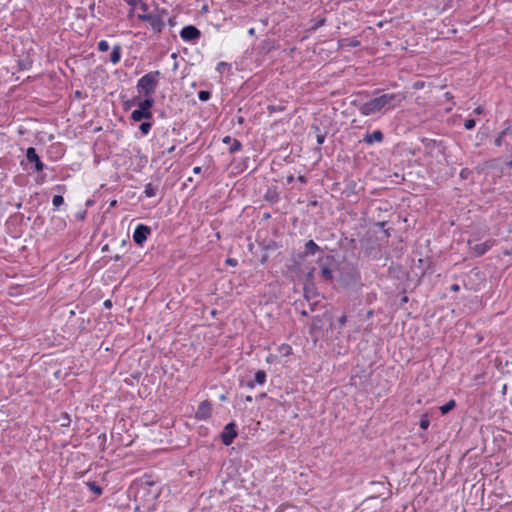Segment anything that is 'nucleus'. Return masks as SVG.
Listing matches in <instances>:
<instances>
[{
  "instance_id": "obj_38",
  "label": "nucleus",
  "mask_w": 512,
  "mask_h": 512,
  "mask_svg": "<svg viewBox=\"0 0 512 512\" xmlns=\"http://www.w3.org/2000/svg\"><path fill=\"white\" fill-rule=\"evenodd\" d=\"M505 130H508L510 132L509 134H507V137L512 141V127L509 126L505 128Z\"/></svg>"
},
{
  "instance_id": "obj_17",
  "label": "nucleus",
  "mask_w": 512,
  "mask_h": 512,
  "mask_svg": "<svg viewBox=\"0 0 512 512\" xmlns=\"http://www.w3.org/2000/svg\"><path fill=\"white\" fill-rule=\"evenodd\" d=\"M340 46H348V47H358L360 45V41L357 39H342L339 41Z\"/></svg>"
},
{
  "instance_id": "obj_7",
  "label": "nucleus",
  "mask_w": 512,
  "mask_h": 512,
  "mask_svg": "<svg viewBox=\"0 0 512 512\" xmlns=\"http://www.w3.org/2000/svg\"><path fill=\"white\" fill-rule=\"evenodd\" d=\"M26 159L29 163L34 164V170L36 172H41L44 169V164L41 161L39 155L36 152V149L34 147H29L26 150Z\"/></svg>"
},
{
  "instance_id": "obj_18",
  "label": "nucleus",
  "mask_w": 512,
  "mask_h": 512,
  "mask_svg": "<svg viewBox=\"0 0 512 512\" xmlns=\"http://www.w3.org/2000/svg\"><path fill=\"white\" fill-rule=\"evenodd\" d=\"M455 406H456L455 400L451 399L446 404H444L440 407V411L444 415V414H447L448 412H450L452 409H454Z\"/></svg>"
},
{
  "instance_id": "obj_46",
  "label": "nucleus",
  "mask_w": 512,
  "mask_h": 512,
  "mask_svg": "<svg viewBox=\"0 0 512 512\" xmlns=\"http://www.w3.org/2000/svg\"><path fill=\"white\" fill-rule=\"evenodd\" d=\"M248 33H249L250 35H254V34H255V29H254V28H250V29L248 30Z\"/></svg>"
},
{
  "instance_id": "obj_11",
  "label": "nucleus",
  "mask_w": 512,
  "mask_h": 512,
  "mask_svg": "<svg viewBox=\"0 0 512 512\" xmlns=\"http://www.w3.org/2000/svg\"><path fill=\"white\" fill-rule=\"evenodd\" d=\"M492 247V243L489 242V241H486V242H483V243H478V244H475L474 246L471 247V250L472 252L476 255V256H482L484 255L490 248Z\"/></svg>"
},
{
  "instance_id": "obj_35",
  "label": "nucleus",
  "mask_w": 512,
  "mask_h": 512,
  "mask_svg": "<svg viewBox=\"0 0 512 512\" xmlns=\"http://www.w3.org/2000/svg\"><path fill=\"white\" fill-rule=\"evenodd\" d=\"M232 141H233V139L230 136H226L223 139V142L226 144H230V143H232Z\"/></svg>"
},
{
  "instance_id": "obj_27",
  "label": "nucleus",
  "mask_w": 512,
  "mask_h": 512,
  "mask_svg": "<svg viewBox=\"0 0 512 512\" xmlns=\"http://www.w3.org/2000/svg\"><path fill=\"white\" fill-rule=\"evenodd\" d=\"M230 67H231V64L222 61L217 64L216 70L219 73H223L226 69H230Z\"/></svg>"
},
{
  "instance_id": "obj_42",
  "label": "nucleus",
  "mask_w": 512,
  "mask_h": 512,
  "mask_svg": "<svg viewBox=\"0 0 512 512\" xmlns=\"http://www.w3.org/2000/svg\"><path fill=\"white\" fill-rule=\"evenodd\" d=\"M174 150H175V146H174V145H172L171 147H169V148L167 149V153H172Z\"/></svg>"
},
{
  "instance_id": "obj_3",
  "label": "nucleus",
  "mask_w": 512,
  "mask_h": 512,
  "mask_svg": "<svg viewBox=\"0 0 512 512\" xmlns=\"http://www.w3.org/2000/svg\"><path fill=\"white\" fill-rule=\"evenodd\" d=\"M137 109H135L131 113V119L135 122H140L142 120H150L153 116L152 107L154 105V99H146L144 98L142 101H139Z\"/></svg>"
},
{
  "instance_id": "obj_45",
  "label": "nucleus",
  "mask_w": 512,
  "mask_h": 512,
  "mask_svg": "<svg viewBox=\"0 0 512 512\" xmlns=\"http://www.w3.org/2000/svg\"><path fill=\"white\" fill-rule=\"evenodd\" d=\"M507 166L512 168V155L510 156L509 161L507 162Z\"/></svg>"
},
{
  "instance_id": "obj_12",
  "label": "nucleus",
  "mask_w": 512,
  "mask_h": 512,
  "mask_svg": "<svg viewBox=\"0 0 512 512\" xmlns=\"http://www.w3.org/2000/svg\"><path fill=\"white\" fill-rule=\"evenodd\" d=\"M266 372L264 370H258L256 373H255V377H254V380L253 381H249L247 383V386L249 388H254V386L256 384L258 385H263L266 381Z\"/></svg>"
},
{
  "instance_id": "obj_14",
  "label": "nucleus",
  "mask_w": 512,
  "mask_h": 512,
  "mask_svg": "<svg viewBox=\"0 0 512 512\" xmlns=\"http://www.w3.org/2000/svg\"><path fill=\"white\" fill-rule=\"evenodd\" d=\"M320 274L325 281H331L333 279L332 270L326 264H320Z\"/></svg>"
},
{
  "instance_id": "obj_23",
  "label": "nucleus",
  "mask_w": 512,
  "mask_h": 512,
  "mask_svg": "<svg viewBox=\"0 0 512 512\" xmlns=\"http://www.w3.org/2000/svg\"><path fill=\"white\" fill-rule=\"evenodd\" d=\"M242 147V144L239 140L233 139L231 146L229 147V152L234 153L236 151H239Z\"/></svg>"
},
{
  "instance_id": "obj_30",
  "label": "nucleus",
  "mask_w": 512,
  "mask_h": 512,
  "mask_svg": "<svg viewBox=\"0 0 512 512\" xmlns=\"http://www.w3.org/2000/svg\"><path fill=\"white\" fill-rule=\"evenodd\" d=\"M475 125H476V122L474 119H466L464 122V127L467 130L473 129L475 127Z\"/></svg>"
},
{
  "instance_id": "obj_52",
  "label": "nucleus",
  "mask_w": 512,
  "mask_h": 512,
  "mask_svg": "<svg viewBox=\"0 0 512 512\" xmlns=\"http://www.w3.org/2000/svg\"><path fill=\"white\" fill-rule=\"evenodd\" d=\"M269 109H270L271 111H274V110H275V111H278V108H275V107H272V106H270V107H269Z\"/></svg>"
},
{
  "instance_id": "obj_26",
  "label": "nucleus",
  "mask_w": 512,
  "mask_h": 512,
  "mask_svg": "<svg viewBox=\"0 0 512 512\" xmlns=\"http://www.w3.org/2000/svg\"><path fill=\"white\" fill-rule=\"evenodd\" d=\"M64 203V198L61 195H55L52 199L53 206L57 209Z\"/></svg>"
},
{
  "instance_id": "obj_36",
  "label": "nucleus",
  "mask_w": 512,
  "mask_h": 512,
  "mask_svg": "<svg viewBox=\"0 0 512 512\" xmlns=\"http://www.w3.org/2000/svg\"><path fill=\"white\" fill-rule=\"evenodd\" d=\"M127 3H128L129 5L135 6V5H136V4H138V3H140V4H141V3H142V1L127 0Z\"/></svg>"
},
{
  "instance_id": "obj_9",
  "label": "nucleus",
  "mask_w": 512,
  "mask_h": 512,
  "mask_svg": "<svg viewBox=\"0 0 512 512\" xmlns=\"http://www.w3.org/2000/svg\"><path fill=\"white\" fill-rule=\"evenodd\" d=\"M212 405L209 401H203L199 404L195 416L199 420H206L211 416Z\"/></svg>"
},
{
  "instance_id": "obj_48",
  "label": "nucleus",
  "mask_w": 512,
  "mask_h": 512,
  "mask_svg": "<svg viewBox=\"0 0 512 512\" xmlns=\"http://www.w3.org/2000/svg\"><path fill=\"white\" fill-rule=\"evenodd\" d=\"M245 401L251 402L252 401V397L251 396H246Z\"/></svg>"
},
{
  "instance_id": "obj_25",
  "label": "nucleus",
  "mask_w": 512,
  "mask_h": 512,
  "mask_svg": "<svg viewBox=\"0 0 512 512\" xmlns=\"http://www.w3.org/2000/svg\"><path fill=\"white\" fill-rule=\"evenodd\" d=\"M198 98L202 102L208 101L211 98V93L206 90H201L198 93Z\"/></svg>"
},
{
  "instance_id": "obj_16",
  "label": "nucleus",
  "mask_w": 512,
  "mask_h": 512,
  "mask_svg": "<svg viewBox=\"0 0 512 512\" xmlns=\"http://www.w3.org/2000/svg\"><path fill=\"white\" fill-rule=\"evenodd\" d=\"M121 46L119 44L115 45L112 49L111 55H110V61L113 64H117L121 59Z\"/></svg>"
},
{
  "instance_id": "obj_10",
  "label": "nucleus",
  "mask_w": 512,
  "mask_h": 512,
  "mask_svg": "<svg viewBox=\"0 0 512 512\" xmlns=\"http://www.w3.org/2000/svg\"><path fill=\"white\" fill-rule=\"evenodd\" d=\"M384 139V135L383 133L380 131V130H375L373 131L372 133H367L364 138H363V141L368 144V145H371L375 142H382Z\"/></svg>"
},
{
  "instance_id": "obj_2",
  "label": "nucleus",
  "mask_w": 512,
  "mask_h": 512,
  "mask_svg": "<svg viewBox=\"0 0 512 512\" xmlns=\"http://www.w3.org/2000/svg\"><path fill=\"white\" fill-rule=\"evenodd\" d=\"M159 71L149 72L142 76L136 85V89L140 95H143L146 99H153V94L156 91L158 85Z\"/></svg>"
},
{
  "instance_id": "obj_6",
  "label": "nucleus",
  "mask_w": 512,
  "mask_h": 512,
  "mask_svg": "<svg viewBox=\"0 0 512 512\" xmlns=\"http://www.w3.org/2000/svg\"><path fill=\"white\" fill-rule=\"evenodd\" d=\"M236 436H237L236 425H235V423L230 422L224 427V430L221 433L222 443L226 446H229L230 444H232V442L236 438Z\"/></svg>"
},
{
  "instance_id": "obj_1",
  "label": "nucleus",
  "mask_w": 512,
  "mask_h": 512,
  "mask_svg": "<svg viewBox=\"0 0 512 512\" xmlns=\"http://www.w3.org/2000/svg\"><path fill=\"white\" fill-rule=\"evenodd\" d=\"M403 93H385L370 99L367 102L357 103L353 102L359 112L363 116H371L376 114H384L389 110H393L400 106L405 100Z\"/></svg>"
},
{
  "instance_id": "obj_44",
  "label": "nucleus",
  "mask_w": 512,
  "mask_h": 512,
  "mask_svg": "<svg viewBox=\"0 0 512 512\" xmlns=\"http://www.w3.org/2000/svg\"><path fill=\"white\" fill-rule=\"evenodd\" d=\"M451 289L453 291H458L459 290V286L457 284H454V285H452Z\"/></svg>"
},
{
  "instance_id": "obj_4",
  "label": "nucleus",
  "mask_w": 512,
  "mask_h": 512,
  "mask_svg": "<svg viewBox=\"0 0 512 512\" xmlns=\"http://www.w3.org/2000/svg\"><path fill=\"white\" fill-rule=\"evenodd\" d=\"M138 19L141 21L148 22L152 28V30L156 33H160L165 24L161 17V14L159 11H157L156 14L150 13V14H138Z\"/></svg>"
},
{
  "instance_id": "obj_33",
  "label": "nucleus",
  "mask_w": 512,
  "mask_h": 512,
  "mask_svg": "<svg viewBox=\"0 0 512 512\" xmlns=\"http://www.w3.org/2000/svg\"><path fill=\"white\" fill-rule=\"evenodd\" d=\"M347 322V317L345 315H342L339 319H338V323H339V326L340 328H342Z\"/></svg>"
},
{
  "instance_id": "obj_53",
  "label": "nucleus",
  "mask_w": 512,
  "mask_h": 512,
  "mask_svg": "<svg viewBox=\"0 0 512 512\" xmlns=\"http://www.w3.org/2000/svg\"><path fill=\"white\" fill-rule=\"evenodd\" d=\"M301 314H302L303 316H306V315H307V312H306V311H302V312H301Z\"/></svg>"
},
{
  "instance_id": "obj_51",
  "label": "nucleus",
  "mask_w": 512,
  "mask_h": 512,
  "mask_svg": "<svg viewBox=\"0 0 512 512\" xmlns=\"http://www.w3.org/2000/svg\"><path fill=\"white\" fill-rule=\"evenodd\" d=\"M269 109H270L271 111H274V110H275V111H278V108H275V107H272V106H270V107H269Z\"/></svg>"
},
{
  "instance_id": "obj_32",
  "label": "nucleus",
  "mask_w": 512,
  "mask_h": 512,
  "mask_svg": "<svg viewBox=\"0 0 512 512\" xmlns=\"http://www.w3.org/2000/svg\"><path fill=\"white\" fill-rule=\"evenodd\" d=\"M140 9L142 10V13H141V14H150V13L148 12V9H149V8H148V5H147L146 3L142 2V3L140 4Z\"/></svg>"
},
{
  "instance_id": "obj_47",
  "label": "nucleus",
  "mask_w": 512,
  "mask_h": 512,
  "mask_svg": "<svg viewBox=\"0 0 512 512\" xmlns=\"http://www.w3.org/2000/svg\"><path fill=\"white\" fill-rule=\"evenodd\" d=\"M312 277H313V273H312V272H309V273L307 274V279H308V280H311V279H312Z\"/></svg>"
},
{
  "instance_id": "obj_41",
  "label": "nucleus",
  "mask_w": 512,
  "mask_h": 512,
  "mask_svg": "<svg viewBox=\"0 0 512 512\" xmlns=\"http://www.w3.org/2000/svg\"><path fill=\"white\" fill-rule=\"evenodd\" d=\"M298 180H299L300 182H302V183H305V182H306V178H305L304 176H302V175H300V176L298 177Z\"/></svg>"
},
{
  "instance_id": "obj_19",
  "label": "nucleus",
  "mask_w": 512,
  "mask_h": 512,
  "mask_svg": "<svg viewBox=\"0 0 512 512\" xmlns=\"http://www.w3.org/2000/svg\"><path fill=\"white\" fill-rule=\"evenodd\" d=\"M151 128H152V123L149 122L148 120L142 122L139 126V130L141 131V133L143 135H147L150 132Z\"/></svg>"
},
{
  "instance_id": "obj_28",
  "label": "nucleus",
  "mask_w": 512,
  "mask_h": 512,
  "mask_svg": "<svg viewBox=\"0 0 512 512\" xmlns=\"http://www.w3.org/2000/svg\"><path fill=\"white\" fill-rule=\"evenodd\" d=\"M314 128H315V131L318 132L317 137H316L317 144L321 145L324 143L326 135L324 133L320 132L319 127L316 126Z\"/></svg>"
},
{
  "instance_id": "obj_37",
  "label": "nucleus",
  "mask_w": 512,
  "mask_h": 512,
  "mask_svg": "<svg viewBox=\"0 0 512 512\" xmlns=\"http://www.w3.org/2000/svg\"><path fill=\"white\" fill-rule=\"evenodd\" d=\"M226 263L229 264V265H236L237 264V261L235 259H227L226 260Z\"/></svg>"
},
{
  "instance_id": "obj_8",
  "label": "nucleus",
  "mask_w": 512,
  "mask_h": 512,
  "mask_svg": "<svg viewBox=\"0 0 512 512\" xmlns=\"http://www.w3.org/2000/svg\"><path fill=\"white\" fill-rule=\"evenodd\" d=\"M200 35V30L193 25H187L180 31V36L185 41H196Z\"/></svg>"
},
{
  "instance_id": "obj_20",
  "label": "nucleus",
  "mask_w": 512,
  "mask_h": 512,
  "mask_svg": "<svg viewBox=\"0 0 512 512\" xmlns=\"http://www.w3.org/2000/svg\"><path fill=\"white\" fill-rule=\"evenodd\" d=\"M510 132L508 130H502L499 135L496 137L494 143L496 146H501L504 142V138L507 137V134H509Z\"/></svg>"
},
{
  "instance_id": "obj_50",
  "label": "nucleus",
  "mask_w": 512,
  "mask_h": 512,
  "mask_svg": "<svg viewBox=\"0 0 512 512\" xmlns=\"http://www.w3.org/2000/svg\"><path fill=\"white\" fill-rule=\"evenodd\" d=\"M120 258H121V257H120L119 255H116V256H114V257H113V259H114L115 261L120 260Z\"/></svg>"
},
{
  "instance_id": "obj_34",
  "label": "nucleus",
  "mask_w": 512,
  "mask_h": 512,
  "mask_svg": "<svg viewBox=\"0 0 512 512\" xmlns=\"http://www.w3.org/2000/svg\"><path fill=\"white\" fill-rule=\"evenodd\" d=\"M136 103H137V99H136V98H134V99H132V100H130V101H128V102H126V104H125L126 109H127V108H129V107H131L132 105H135Z\"/></svg>"
},
{
  "instance_id": "obj_5",
  "label": "nucleus",
  "mask_w": 512,
  "mask_h": 512,
  "mask_svg": "<svg viewBox=\"0 0 512 512\" xmlns=\"http://www.w3.org/2000/svg\"><path fill=\"white\" fill-rule=\"evenodd\" d=\"M151 234V228L144 224H139L136 226L133 233L134 242L142 246L143 243L147 240L148 236Z\"/></svg>"
},
{
  "instance_id": "obj_22",
  "label": "nucleus",
  "mask_w": 512,
  "mask_h": 512,
  "mask_svg": "<svg viewBox=\"0 0 512 512\" xmlns=\"http://www.w3.org/2000/svg\"><path fill=\"white\" fill-rule=\"evenodd\" d=\"M144 194L146 197H154L156 195V188L151 183H148L145 185Z\"/></svg>"
},
{
  "instance_id": "obj_29",
  "label": "nucleus",
  "mask_w": 512,
  "mask_h": 512,
  "mask_svg": "<svg viewBox=\"0 0 512 512\" xmlns=\"http://www.w3.org/2000/svg\"><path fill=\"white\" fill-rule=\"evenodd\" d=\"M98 50L101 51V52H106L109 50V43L106 41V40H101L99 43H98V46H97Z\"/></svg>"
},
{
  "instance_id": "obj_39",
  "label": "nucleus",
  "mask_w": 512,
  "mask_h": 512,
  "mask_svg": "<svg viewBox=\"0 0 512 512\" xmlns=\"http://www.w3.org/2000/svg\"><path fill=\"white\" fill-rule=\"evenodd\" d=\"M201 171H202V168L200 166H196V167L193 168V172L195 174H200Z\"/></svg>"
},
{
  "instance_id": "obj_40",
  "label": "nucleus",
  "mask_w": 512,
  "mask_h": 512,
  "mask_svg": "<svg viewBox=\"0 0 512 512\" xmlns=\"http://www.w3.org/2000/svg\"><path fill=\"white\" fill-rule=\"evenodd\" d=\"M104 306H105L106 308H110V307L112 306V302H111V300H106V301L104 302Z\"/></svg>"
},
{
  "instance_id": "obj_43",
  "label": "nucleus",
  "mask_w": 512,
  "mask_h": 512,
  "mask_svg": "<svg viewBox=\"0 0 512 512\" xmlns=\"http://www.w3.org/2000/svg\"><path fill=\"white\" fill-rule=\"evenodd\" d=\"M293 180H294V176L293 175H290V176L287 177V182L288 183L293 182Z\"/></svg>"
},
{
  "instance_id": "obj_49",
  "label": "nucleus",
  "mask_w": 512,
  "mask_h": 512,
  "mask_svg": "<svg viewBox=\"0 0 512 512\" xmlns=\"http://www.w3.org/2000/svg\"><path fill=\"white\" fill-rule=\"evenodd\" d=\"M116 203H117V202H116V200H113V201L110 203V206L114 207V206H116Z\"/></svg>"
},
{
  "instance_id": "obj_13",
  "label": "nucleus",
  "mask_w": 512,
  "mask_h": 512,
  "mask_svg": "<svg viewBox=\"0 0 512 512\" xmlns=\"http://www.w3.org/2000/svg\"><path fill=\"white\" fill-rule=\"evenodd\" d=\"M320 250L321 248L313 240H309L305 243L304 256H313Z\"/></svg>"
},
{
  "instance_id": "obj_24",
  "label": "nucleus",
  "mask_w": 512,
  "mask_h": 512,
  "mask_svg": "<svg viewBox=\"0 0 512 512\" xmlns=\"http://www.w3.org/2000/svg\"><path fill=\"white\" fill-rule=\"evenodd\" d=\"M89 489L94 492L96 495L102 494V489L100 486H98L95 482H88L87 483Z\"/></svg>"
},
{
  "instance_id": "obj_15",
  "label": "nucleus",
  "mask_w": 512,
  "mask_h": 512,
  "mask_svg": "<svg viewBox=\"0 0 512 512\" xmlns=\"http://www.w3.org/2000/svg\"><path fill=\"white\" fill-rule=\"evenodd\" d=\"M303 290H304V296L308 301L314 299L317 296L316 290L312 283L305 284Z\"/></svg>"
},
{
  "instance_id": "obj_21",
  "label": "nucleus",
  "mask_w": 512,
  "mask_h": 512,
  "mask_svg": "<svg viewBox=\"0 0 512 512\" xmlns=\"http://www.w3.org/2000/svg\"><path fill=\"white\" fill-rule=\"evenodd\" d=\"M326 23V18L325 17H321L319 18L310 28H309V32H315L317 29H319L320 27L324 26Z\"/></svg>"
},
{
  "instance_id": "obj_54",
  "label": "nucleus",
  "mask_w": 512,
  "mask_h": 512,
  "mask_svg": "<svg viewBox=\"0 0 512 512\" xmlns=\"http://www.w3.org/2000/svg\"><path fill=\"white\" fill-rule=\"evenodd\" d=\"M480 112H481V111H480V108H477V109L475 110V113H480Z\"/></svg>"
},
{
  "instance_id": "obj_31",
  "label": "nucleus",
  "mask_w": 512,
  "mask_h": 512,
  "mask_svg": "<svg viewBox=\"0 0 512 512\" xmlns=\"http://www.w3.org/2000/svg\"><path fill=\"white\" fill-rule=\"evenodd\" d=\"M429 424H430V422L428 419H421V421H420V427L424 430L429 427Z\"/></svg>"
}]
</instances>
